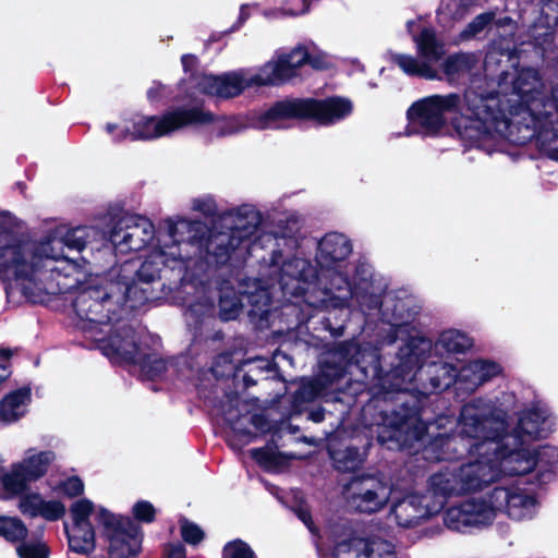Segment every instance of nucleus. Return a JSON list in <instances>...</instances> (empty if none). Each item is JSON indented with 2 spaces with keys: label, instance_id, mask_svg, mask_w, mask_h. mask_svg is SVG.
Returning a JSON list of instances; mask_svg holds the SVG:
<instances>
[{
  "label": "nucleus",
  "instance_id": "obj_32",
  "mask_svg": "<svg viewBox=\"0 0 558 558\" xmlns=\"http://www.w3.org/2000/svg\"><path fill=\"white\" fill-rule=\"evenodd\" d=\"M233 352L227 351L218 354L213 362L210 372L216 379H231L233 390L227 393L229 401L239 400V378L241 374L240 363L233 360Z\"/></svg>",
  "mask_w": 558,
  "mask_h": 558
},
{
  "label": "nucleus",
  "instance_id": "obj_38",
  "mask_svg": "<svg viewBox=\"0 0 558 558\" xmlns=\"http://www.w3.org/2000/svg\"><path fill=\"white\" fill-rule=\"evenodd\" d=\"M506 27H500L499 32H492V50L485 57V65L489 66L490 63H499L498 57H506L508 61L518 58V47L515 35H505L508 32Z\"/></svg>",
  "mask_w": 558,
  "mask_h": 558
},
{
  "label": "nucleus",
  "instance_id": "obj_60",
  "mask_svg": "<svg viewBox=\"0 0 558 558\" xmlns=\"http://www.w3.org/2000/svg\"><path fill=\"white\" fill-rule=\"evenodd\" d=\"M17 554L20 558H48L50 549L44 543H22Z\"/></svg>",
  "mask_w": 558,
  "mask_h": 558
},
{
  "label": "nucleus",
  "instance_id": "obj_63",
  "mask_svg": "<svg viewBox=\"0 0 558 558\" xmlns=\"http://www.w3.org/2000/svg\"><path fill=\"white\" fill-rule=\"evenodd\" d=\"M539 24L544 27L558 25V3L556 1H545L541 11Z\"/></svg>",
  "mask_w": 558,
  "mask_h": 558
},
{
  "label": "nucleus",
  "instance_id": "obj_36",
  "mask_svg": "<svg viewBox=\"0 0 558 558\" xmlns=\"http://www.w3.org/2000/svg\"><path fill=\"white\" fill-rule=\"evenodd\" d=\"M375 543L362 537H350L336 543L331 558H375ZM388 558H393L392 554Z\"/></svg>",
  "mask_w": 558,
  "mask_h": 558
},
{
  "label": "nucleus",
  "instance_id": "obj_2",
  "mask_svg": "<svg viewBox=\"0 0 558 558\" xmlns=\"http://www.w3.org/2000/svg\"><path fill=\"white\" fill-rule=\"evenodd\" d=\"M461 429L457 434L436 437L433 446L439 449L436 458L444 461H459L468 457H483L489 453L494 438L502 435L507 421L495 409L483 411L469 403L460 413Z\"/></svg>",
  "mask_w": 558,
  "mask_h": 558
},
{
  "label": "nucleus",
  "instance_id": "obj_10",
  "mask_svg": "<svg viewBox=\"0 0 558 558\" xmlns=\"http://www.w3.org/2000/svg\"><path fill=\"white\" fill-rule=\"evenodd\" d=\"M54 452L40 451L12 463L9 471L0 470V483L9 497L23 495L29 489V484L44 477L52 461Z\"/></svg>",
  "mask_w": 558,
  "mask_h": 558
},
{
  "label": "nucleus",
  "instance_id": "obj_29",
  "mask_svg": "<svg viewBox=\"0 0 558 558\" xmlns=\"http://www.w3.org/2000/svg\"><path fill=\"white\" fill-rule=\"evenodd\" d=\"M458 486L456 469L440 470L429 477L428 492L426 495L430 496L433 506L440 504L442 510L448 497L459 495Z\"/></svg>",
  "mask_w": 558,
  "mask_h": 558
},
{
  "label": "nucleus",
  "instance_id": "obj_37",
  "mask_svg": "<svg viewBox=\"0 0 558 558\" xmlns=\"http://www.w3.org/2000/svg\"><path fill=\"white\" fill-rule=\"evenodd\" d=\"M119 272L137 277L146 286L151 284L155 287V284H158L160 287V283H162L161 279L167 277L168 269L160 268L158 263L153 259H145L137 268L134 262L126 260L121 265Z\"/></svg>",
  "mask_w": 558,
  "mask_h": 558
},
{
  "label": "nucleus",
  "instance_id": "obj_11",
  "mask_svg": "<svg viewBox=\"0 0 558 558\" xmlns=\"http://www.w3.org/2000/svg\"><path fill=\"white\" fill-rule=\"evenodd\" d=\"M344 493L355 511L372 514L387 505L390 488L380 476L361 473L353 475L344 485Z\"/></svg>",
  "mask_w": 558,
  "mask_h": 558
},
{
  "label": "nucleus",
  "instance_id": "obj_26",
  "mask_svg": "<svg viewBox=\"0 0 558 558\" xmlns=\"http://www.w3.org/2000/svg\"><path fill=\"white\" fill-rule=\"evenodd\" d=\"M352 253L351 241L342 233L329 232L317 245L316 262L322 268L331 269Z\"/></svg>",
  "mask_w": 558,
  "mask_h": 558
},
{
  "label": "nucleus",
  "instance_id": "obj_57",
  "mask_svg": "<svg viewBox=\"0 0 558 558\" xmlns=\"http://www.w3.org/2000/svg\"><path fill=\"white\" fill-rule=\"evenodd\" d=\"M65 513L64 505L59 500H44L38 511V517L47 521L54 522L60 520Z\"/></svg>",
  "mask_w": 558,
  "mask_h": 558
},
{
  "label": "nucleus",
  "instance_id": "obj_49",
  "mask_svg": "<svg viewBox=\"0 0 558 558\" xmlns=\"http://www.w3.org/2000/svg\"><path fill=\"white\" fill-rule=\"evenodd\" d=\"M241 374L239 378V395L245 392L250 387L255 386L259 378H264L265 366L257 365L252 361L240 363Z\"/></svg>",
  "mask_w": 558,
  "mask_h": 558
},
{
  "label": "nucleus",
  "instance_id": "obj_3",
  "mask_svg": "<svg viewBox=\"0 0 558 558\" xmlns=\"http://www.w3.org/2000/svg\"><path fill=\"white\" fill-rule=\"evenodd\" d=\"M19 225L11 211L0 210V279L3 281L32 280L45 260L59 257L48 254L52 242L29 241L16 230Z\"/></svg>",
  "mask_w": 558,
  "mask_h": 558
},
{
  "label": "nucleus",
  "instance_id": "obj_52",
  "mask_svg": "<svg viewBox=\"0 0 558 558\" xmlns=\"http://www.w3.org/2000/svg\"><path fill=\"white\" fill-rule=\"evenodd\" d=\"M473 374L480 385L489 381L502 373L499 363L490 360H477L473 363Z\"/></svg>",
  "mask_w": 558,
  "mask_h": 558
},
{
  "label": "nucleus",
  "instance_id": "obj_41",
  "mask_svg": "<svg viewBox=\"0 0 558 558\" xmlns=\"http://www.w3.org/2000/svg\"><path fill=\"white\" fill-rule=\"evenodd\" d=\"M32 388L23 386L19 389L10 391L0 401V418L5 422L17 420L15 410L26 402H31Z\"/></svg>",
  "mask_w": 558,
  "mask_h": 558
},
{
  "label": "nucleus",
  "instance_id": "obj_48",
  "mask_svg": "<svg viewBox=\"0 0 558 558\" xmlns=\"http://www.w3.org/2000/svg\"><path fill=\"white\" fill-rule=\"evenodd\" d=\"M27 527L19 518L0 515V536L11 543L24 541L27 536Z\"/></svg>",
  "mask_w": 558,
  "mask_h": 558
},
{
  "label": "nucleus",
  "instance_id": "obj_13",
  "mask_svg": "<svg viewBox=\"0 0 558 558\" xmlns=\"http://www.w3.org/2000/svg\"><path fill=\"white\" fill-rule=\"evenodd\" d=\"M524 445H517L511 438H507L506 430L500 437L494 438L490 457L495 472L500 471L506 476H522L534 471L536 460Z\"/></svg>",
  "mask_w": 558,
  "mask_h": 558
},
{
  "label": "nucleus",
  "instance_id": "obj_33",
  "mask_svg": "<svg viewBox=\"0 0 558 558\" xmlns=\"http://www.w3.org/2000/svg\"><path fill=\"white\" fill-rule=\"evenodd\" d=\"M413 41L416 45L417 54L427 63L438 62L445 56V45L437 37L433 26L422 27L417 35H413Z\"/></svg>",
  "mask_w": 558,
  "mask_h": 558
},
{
  "label": "nucleus",
  "instance_id": "obj_15",
  "mask_svg": "<svg viewBox=\"0 0 558 558\" xmlns=\"http://www.w3.org/2000/svg\"><path fill=\"white\" fill-rule=\"evenodd\" d=\"M495 510L484 499H468L449 507L444 513L445 525L457 532L470 533L493 523Z\"/></svg>",
  "mask_w": 558,
  "mask_h": 558
},
{
  "label": "nucleus",
  "instance_id": "obj_14",
  "mask_svg": "<svg viewBox=\"0 0 558 558\" xmlns=\"http://www.w3.org/2000/svg\"><path fill=\"white\" fill-rule=\"evenodd\" d=\"M177 263L179 264L177 279L169 283V286H166V283H160V287L146 286L137 277L118 272L117 287L122 292L120 299L129 303L130 308L137 310L149 302L158 300L160 298L159 292L165 289L169 291L180 289L185 280V266L182 257Z\"/></svg>",
  "mask_w": 558,
  "mask_h": 558
},
{
  "label": "nucleus",
  "instance_id": "obj_12",
  "mask_svg": "<svg viewBox=\"0 0 558 558\" xmlns=\"http://www.w3.org/2000/svg\"><path fill=\"white\" fill-rule=\"evenodd\" d=\"M153 222L140 215H123L109 231V241L121 254L140 252L154 240Z\"/></svg>",
  "mask_w": 558,
  "mask_h": 558
},
{
  "label": "nucleus",
  "instance_id": "obj_27",
  "mask_svg": "<svg viewBox=\"0 0 558 558\" xmlns=\"http://www.w3.org/2000/svg\"><path fill=\"white\" fill-rule=\"evenodd\" d=\"M407 117L410 123L417 124L428 134L438 133L446 123L445 117L440 114L430 97L413 102L407 111Z\"/></svg>",
  "mask_w": 558,
  "mask_h": 558
},
{
  "label": "nucleus",
  "instance_id": "obj_62",
  "mask_svg": "<svg viewBox=\"0 0 558 558\" xmlns=\"http://www.w3.org/2000/svg\"><path fill=\"white\" fill-rule=\"evenodd\" d=\"M322 328L330 333L331 337L338 338L343 335L345 330V324L343 320L338 322L337 314L335 312H328L327 315L320 319Z\"/></svg>",
  "mask_w": 558,
  "mask_h": 558
},
{
  "label": "nucleus",
  "instance_id": "obj_59",
  "mask_svg": "<svg viewBox=\"0 0 558 558\" xmlns=\"http://www.w3.org/2000/svg\"><path fill=\"white\" fill-rule=\"evenodd\" d=\"M183 222H193V220H189L185 218H179L178 220H173L172 218H167L165 220L167 232L170 238V240L174 244H182L183 241H180V236H186L189 234V231L191 228L183 227Z\"/></svg>",
  "mask_w": 558,
  "mask_h": 558
},
{
  "label": "nucleus",
  "instance_id": "obj_24",
  "mask_svg": "<svg viewBox=\"0 0 558 558\" xmlns=\"http://www.w3.org/2000/svg\"><path fill=\"white\" fill-rule=\"evenodd\" d=\"M199 90L209 96L229 99L241 95L246 88L255 86L252 76L246 80L241 74L229 72L221 75L203 74L197 82Z\"/></svg>",
  "mask_w": 558,
  "mask_h": 558
},
{
  "label": "nucleus",
  "instance_id": "obj_8",
  "mask_svg": "<svg viewBox=\"0 0 558 558\" xmlns=\"http://www.w3.org/2000/svg\"><path fill=\"white\" fill-rule=\"evenodd\" d=\"M97 521L104 527L108 542V558H140L143 550L144 532L131 517L114 514L101 508Z\"/></svg>",
  "mask_w": 558,
  "mask_h": 558
},
{
  "label": "nucleus",
  "instance_id": "obj_7",
  "mask_svg": "<svg viewBox=\"0 0 558 558\" xmlns=\"http://www.w3.org/2000/svg\"><path fill=\"white\" fill-rule=\"evenodd\" d=\"M211 111H206L199 106L177 107L167 111L161 117H141L133 121L132 130L125 128L121 131L119 141L130 137L132 141H148L165 136L186 126L208 125L218 121Z\"/></svg>",
  "mask_w": 558,
  "mask_h": 558
},
{
  "label": "nucleus",
  "instance_id": "obj_19",
  "mask_svg": "<svg viewBox=\"0 0 558 558\" xmlns=\"http://www.w3.org/2000/svg\"><path fill=\"white\" fill-rule=\"evenodd\" d=\"M102 353L111 360L133 365L143 351L136 330L128 324L114 327L107 339L100 341Z\"/></svg>",
  "mask_w": 558,
  "mask_h": 558
},
{
  "label": "nucleus",
  "instance_id": "obj_17",
  "mask_svg": "<svg viewBox=\"0 0 558 558\" xmlns=\"http://www.w3.org/2000/svg\"><path fill=\"white\" fill-rule=\"evenodd\" d=\"M441 511L440 504L433 506L430 496L417 493L409 494L398 499L391 507L396 522L402 527H414L422 524Z\"/></svg>",
  "mask_w": 558,
  "mask_h": 558
},
{
  "label": "nucleus",
  "instance_id": "obj_20",
  "mask_svg": "<svg viewBox=\"0 0 558 558\" xmlns=\"http://www.w3.org/2000/svg\"><path fill=\"white\" fill-rule=\"evenodd\" d=\"M456 473L459 484V495L483 490L498 478V473L495 472L490 452L485 453L483 457H476L474 461L456 468Z\"/></svg>",
  "mask_w": 558,
  "mask_h": 558
},
{
  "label": "nucleus",
  "instance_id": "obj_18",
  "mask_svg": "<svg viewBox=\"0 0 558 558\" xmlns=\"http://www.w3.org/2000/svg\"><path fill=\"white\" fill-rule=\"evenodd\" d=\"M555 430V418L546 410L532 408L522 412L511 434L506 432L517 445L547 438Z\"/></svg>",
  "mask_w": 558,
  "mask_h": 558
},
{
  "label": "nucleus",
  "instance_id": "obj_23",
  "mask_svg": "<svg viewBox=\"0 0 558 558\" xmlns=\"http://www.w3.org/2000/svg\"><path fill=\"white\" fill-rule=\"evenodd\" d=\"M244 287L240 294L243 307H247L250 320L259 328L269 327L272 307V295L269 289L263 287L258 279L252 283H245Z\"/></svg>",
  "mask_w": 558,
  "mask_h": 558
},
{
  "label": "nucleus",
  "instance_id": "obj_45",
  "mask_svg": "<svg viewBox=\"0 0 558 558\" xmlns=\"http://www.w3.org/2000/svg\"><path fill=\"white\" fill-rule=\"evenodd\" d=\"M437 345L448 353H464L472 347L471 339L463 332L449 329L440 333Z\"/></svg>",
  "mask_w": 558,
  "mask_h": 558
},
{
  "label": "nucleus",
  "instance_id": "obj_9",
  "mask_svg": "<svg viewBox=\"0 0 558 558\" xmlns=\"http://www.w3.org/2000/svg\"><path fill=\"white\" fill-rule=\"evenodd\" d=\"M119 299L104 286H89L77 293L72 302L75 314L94 325H107L120 319Z\"/></svg>",
  "mask_w": 558,
  "mask_h": 558
},
{
  "label": "nucleus",
  "instance_id": "obj_22",
  "mask_svg": "<svg viewBox=\"0 0 558 558\" xmlns=\"http://www.w3.org/2000/svg\"><path fill=\"white\" fill-rule=\"evenodd\" d=\"M222 228L238 239V243L248 246L251 236L262 223V215L251 205H242L220 216Z\"/></svg>",
  "mask_w": 558,
  "mask_h": 558
},
{
  "label": "nucleus",
  "instance_id": "obj_1",
  "mask_svg": "<svg viewBox=\"0 0 558 558\" xmlns=\"http://www.w3.org/2000/svg\"><path fill=\"white\" fill-rule=\"evenodd\" d=\"M464 100V113L454 128L470 146H481L492 140L525 146L537 135L538 117L524 107L514 118H509L497 92L486 95L468 93Z\"/></svg>",
  "mask_w": 558,
  "mask_h": 558
},
{
  "label": "nucleus",
  "instance_id": "obj_42",
  "mask_svg": "<svg viewBox=\"0 0 558 558\" xmlns=\"http://www.w3.org/2000/svg\"><path fill=\"white\" fill-rule=\"evenodd\" d=\"M329 453L333 468L341 473L355 472L364 461L360 448L356 446L330 450Z\"/></svg>",
  "mask_w": 558,
  "mask_h": 558
},
{
  "label": "nucleus",
  "instance_id": "obj_25",
  "mask_svg": "<svg viewBox=\"0 0 558 558\" xmlns=\"http://www.w3.org/2000/svg\"><path fill=\"white\" fill-rule=\"evenodd\" d=\"M317 279V270L303 258H292L284 262L281 267L279 283L284 293L294 296L302 295L305 289L300 283H312Z\"/></svg>",
  "mask_w": 558,
  "mask_h": 558
},
{
  "label": "nucleus",
  "instance_id": "obj_46",
  "mask_svg": "<svg viewBox=\"0 0 558 558\" xmlns=\"http://www.w3.org/2000/svg\"><path fill=\"white\" fill-rule=\"evenodd\" d=\"M140 367L142 374L148 379L154 380L167 371V361L156 353L141 352L136 362L133 363Z\"/></svg>",
  "mask_w": 558,
  "mask_h": 558
},
{
  "label": "nucleus",
  "instance_id": "obj_34",
  "mask_svg": "<svg viewBox=\"0 0 558 558\" xmlns=\"http://www.w3.org/2000/svg\"><path fill=\"white\" fill-rule=\"evenodd\" d=\"M476 62L474 53L459 51L447 56L440 64V70L449 83H457L471 73Z\"/></svg>",
  "mask_w": 558,
  "mask_h": 558
},
{
  "label": "nucleus",
  "instance_id": "obj_28",
  "mask_svg": "<svg viewBox=\"0 0 558 558\" xmlns=\"http://www.w3.org/2000/svg\"><path fill=\"white\" fill-rule=\"evenodd\" d=\"M296 76L289 60L280 54L276 61L266 62L259 72L252 76V82L255 86H279Z\"/></svg>",
  "mask_w": 558,
  "mask_h": 558
},
{
  "label": "nucleus",
  "instance_id": "obj_31",
  "mask_svg": "<svg viewBox=\"0 0 558 558\" xmlns=\"http://www.w3.org/2000/svg\"><path fill=\"white\" fill-rule=\"evenodd\" d=\"M350 374H359L362 379H383L389 374L392 376L391 371L385 373L378 351L374 348L363 347L361 343L359 344V354L352 363Z\"/></svg>",
  "mask_w": 558,
  "mask_h": 558
},
{
  "label": "nucleus",
  "instance_id": "obj_35",
  "mask_svg": "<svg viewBox=\"0 0 558 558\" xmlns=\"http://www.w3.org/2000/svg\"><path fill=\"white\" fill-rule=\"evenodd\" d=\"M536 460L537 472L535 483L539 486L554 481L558 466V448L551 445H544L532 451Z\"/></svg>",
  "mask_w": 558,
  "mask_h": 558
},
{
  "label": "nucleus",
  "instance_id": "obj_6",
  "mask_svg": "<svg viewBox=\"0 0 558 558\" xmlns=\"http://www.w3.org/2000/svg\"><path fill=\"white\" fill-rule=\"evenodd\" d=\"M373 417V424L377 426V441L390 450L411 449L427 433L422 407L415 400L380 409Z\"/></svg>",
  "mask_w": 558,
  "mask_h": 558
},
{
  "label": "nucleus",
  "instance_id": "obj_50",
  "mask_svg": "<svg viewBox=\"0 0 558 558\" xmlns=\"http://www.w3.org/2000/svg\"><path fill=\"white\" fill-rule=\"evenodd\" d=\"M494 21V11L483 12L476 15L466 26L460 32L459 38L461 40H470L477 37L484 29L489 32L490 22Z\"/></svg>",
  "mask_w": 558,
  "mask_h": 558
},
{
  "label": "nucleus",
  "instance_id": "obj_64",
  "mask_svg": "<svg viewBox=\"0 0 558 558\" xmlns=\"http://www.w3.org/2000/svg\"><path fill=\"white\" fill-rule=\"evenodd\" d=\"M60 489L66 497L74 498L84 493V483L77 475H72L60 483Z\"/></svg>",
  "mask_w": 558,
  "mask_h": 558
},
{
  "label": "nucleus",
  "instance_id": "obj_51",
  "mask_svg": "<svg viewBox=\"0 0 558 558\" xmlns=\"http://www.w3.org/2000/svg\"><path fill=\"white\" fill-rule=\"evenodd\" d=\"M74 527H93L89 517L94 511V504L86 498L75 501L71 508Z\"/></svg>",
  "mask_w": 558,
  "mask_h": 558
},
{
  "label": "nucleus",
  "instance_id": "obj_54",
  "mask_svg": "<svg viewBox=\"0 0 558 558\" xmlns=\"http://www.w3.org/2000/svg\"><path fill=\"white\" fill-rule=\"evenodd\" d=\"M252 458L258 465L269 469L281 464L282 453L268 447L254 448L251 450Z\"/></svg>",
  "mask_w": 558,
  "mask_h": 558
},
{
  "label": "nucleus",
  "instance_id": "obj_58",
  "mask_svg": "<svg viewBox=\"0 0 558 558\" xmlns=\"http://www.w3.org/2000/svg\"><path fill=\"white\" fill-rule=\"evenodd\" d=\"M132 518L136 523H153L156 520V509L147 500H138L132 508Z\"/></svg>",
  "mask_w": 558,
  "mask_h": 558
},
{
  "label": "nucleus",
  "instance_id": "obj_61",
  "mask_svg": "<svg viewBox=\"0 0 558 558\" xmlns=\"http://www.w3.org/2000/svg\"><path fill=\"white\" fill-rule=\"evenodd\" d=\"M432 100L438 108L441 116L445 114V112H454L459 109L461 98L458 94H448L446 96L440 95H434L430 96Z\"/></svg>",
  "mask_w": 558,
  "mask_h": 558
},
{
  "label": "nucleus",
  "instance_id": "obj_21",
  "mask_svg": "<svg viewBox=\"0 0 558 558\" xmlns=\"http://www.w3.org/2000/svg\"><path fill=\"white\" fill-rule=\"evenodd\" d=\"M248 246L238 243V239L228 230L209 234L203 254L210 265L225 266L232 257L236 260L245 259Z\"/></svg>",
  "mask_w": 558,
  "mask_h": 558
},
{
  "label": "nucleus",
  "instance_id": "obj_44",
  "mask_svg": "<svg viewBox=\"0 0 558 558\" xmlns=\"http://www.w3.org/2000/svg\"><path fill=\"white\" fill-rule=\"evenodd\" d=\"M243 307L242 295L238 296L235 291L230 289H221L218 299L219 317L223 322L238 318Z\"/></svg>",
  "mask_w": 558,
  "mask_h": 558
},
{
  "label": "nucleus",
  "instance_id": "obj_43",
  "mask_svg": "<svg viewBox=\"0 0 558 558\" xmlns=\"http://www.w3.org/2000/svg\"><path fill=\"white\" fill-rule=\"evenodd\" d=\"M69 549L78 555H90L96 548V535L94 527H74V534H70L64 526Z\"/></svg>",
  "mask_w": 558,
  "mask_h": 558
},
{
  "label": "nucleus",
  "instance_id": "obj_40",
  "mask_svg": "<svg viewBox=\"0 0 558 558\" xmlns=\"http://www.w3.org/2000/svg\"><path fill=\"white\" fill-rule=\"evenodd\" d=\"M47 241L52 242V248H48V254H58L57 260L63 257L62 245L70 250L83 251L88 243V228L86 226H77L69 229L62 239H48Z\"/></svg>",
  "mask_w": 558,
  "mask_h": 558
},
{
  "label": "nucleus",
  "instance_id": "obj_30",
  "mask_svg": "<svg viewBox=\"0 0 558 558\" xmlns=\"http://www.w3.org/2000/svg\"><path fill=\"white\" fill-rule=\"evenodd\" d=\"M327 378L322 377L319 371L316 378L302 380L298 389L291 395L290 410L292 414H301L307 411V404L315 401L324 389L332 386Z\"/></svg>",
  "mask_w": 558,
  "mask_h": 558
},
{
  "label": "nucleus",
  "instance_id": "obj_56",
  "mask_svg": "<svg viewBox=\"0 0 558 558\" xmlns=\"http://www.w3.org/2000/svg\"><path fill=\"white\" fill-rule=\"evenodd\" d=\"M181 523V536L183 541L190 545H198L204 538L205 533L196 523L182 519Z\"/></svg>",
  "mask_w": 558,
  "mask_h": 558
},
{
  "label": "nucleus",
  "instance_id": "obj_4",
  "mask_svg": "<svg viewBox=\"0 0 558 558\" xmlns=\"http://www.w3.org/2000/svg\"><path fill=\"white\" fill-rule=\"evenodd\" d=\"M353 112V102L342 96H329L323 99L284 98L275 101L267 110L256 114L252 125L258 130L275 128L279 121L298 120L310 121L316 126H330Z\"/></svg>",
  "mask_w": 558,
  "mask_h": 558
},
{
  "label": "nucleus",
  "instance_id": "obj_53",
  "mask_svg": "<svg viewBox=\"0 0 558 558\" xmlns=\"http://www.w3.org/2000/svg\"><path fill=\"white\" fill-rule=\"evenodd\" d=\"M221 558H257L252 547L241 538L225 544Z\"/></svg>",
  "mask_w": 558,
  "mask_h": 558
},
{
  "label": "nucleus",
  "instance_id": "obj_5",
  "mask_svg": "<svg viewBox=\"0 0 558 558\" xmlns=\"http://www.w3.org/2000/svg\"><path fill=\"white\" fill-rule=\"evenodd\" d=\"M432 347V340L426 337H411L399 348L398 362L391 368L392 377L401 381L418 378L430 392L448 389L454 383L456 368L441 360L428 362Z\"/></svg>",
  "mask_w": 558,
  "mask_h": 558
},
{
  "label": "nucleus",
  "instance_id": "obj_16",
  "mask_svg": "<svg viewBox=\"0 0 558 558\" xmlns=\"http://www.w3.org/2000/svg\"><path fill=\"white\" fill-rule=\"evenodd\" d=\"M360 342L354 338L333 342L325 353L319 364L322 377L329 383H337L352 371V363L359 354Z\"/></svg>",
  "mask_w": 558,
  "mask_h": 558
},
{
  "label": "nucleus",
  "instance_id": "obj_55",
  "mask_svg": "<svg viewBox=\"0 0 558 558\" xmlns=\"http://www.w3.org/2000/svg\"><path fill=\"white\" fill-rule=\"evenodd\" d=\"M19 509L23 514H27L31 518L38 517V511L41 507L43 498L38 493H28L20 495Z\"/></svg>",
  "mask_w": 558,
  "mask_h": 558
},
{
  "label": "nucleus",
  "instance_id": "obj_47",
  "mask_svg": "<svg viewBox=\"0 0 558 558\" xmlns=\"http://www.w3.org/2000/svg\"><path fill=\"white\" fill-rule=\"evenodd\" d=\"M183 227L191 228L186 236H180V241L183 243L196 246L197 252L203 254V250L206 246L209 234L214 231L202 220H193V222H183Z\"/></svg>",
  "mask_w": 558,
  "mask_h": 558
},
{
  "label": "nucleus",
  "instance_id": "obj_39",
  "mask_svg": "<svg viewBox=\"0 0 558 558\" xmlns=\"http://www.w3.org/2000/svg\"><path fill=\"white\" fill-rule=\"evenodd\" d=\"M391 63L398 65L407 75L413 77H420L424 80H440L437 70L434 69L425 60H418L417 58L407 53H392L390 57Z\"/></svg>",
  "mask_w": 558,
  "mask_h": 558
}]
</instances>
